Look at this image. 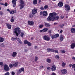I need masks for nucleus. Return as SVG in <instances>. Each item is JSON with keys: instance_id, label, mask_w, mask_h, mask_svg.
<instances>
[{"instance_id": "42", "label": "nucleus", "mask_w": 75, "mask_h": 75, "mask_svg": "<svg viewBox=\"0 0 75 75\" xmlns=\"http://www.w3.org/2000/svg\"><path fill=\"white\" fill-rule=\"evenodd\" d=\"M40 15L41 16H42V15H44V11L42 12V11H41L40 12Z\"/></svg>"}, {"instance_id": "18", "label": "nucleus", "mask_w": 75, "mask_h": 75, "mask_svg": "<svg viewBox=\"0 0 75 75\" xmlns=\"http://www.w3.org/2000/svg\"><path fill=\"white\" fill-rule=\"evenodd\" d=\"M58 6L59 7H62L63 6V3L62 2H60L58 4Z\"/></svg>"}, {"instance_id": "59", "label": "nucleus", "mask_w": 75, "mask_h": 75, "mask_svg": "<svg viewBox=\"0 0 75 75\" xmlns=\"http://www.w3.org/2000/svg\"><path fill=\"white\" fill-rule=\"evenodd\" d=\"M42 31H44V30L43 29L40 30L39 32H40V33H41V32H42Z\"/></svg>"}, {"instance_id": "41", "label": "nucleus", "mask_w": 75, "mask_h": 75, "mask_svg": "<svg viewBox=\"0 0 75 75\" xmlns=\"http://www.w3.org/2000/svg\"><path fill=\"white\" fill-rule=\"evenodd\" d=\"M28 46H29V47H30L31 46V42H28Z\"/></svg>"}, {"instance_id": "15", "label": "nucleus", "mask_w": 75, "mask_h": 75, "mask_svg": "<svg viewBox=\"0 0 75 75\" xmlns=\"http://www.w3.org/2000/svg\"><path fill=\"white\" fill-rule=\"evenodd\" d=\"M10 13L11 14H14V13H16V10H14L13 11H11Z\"/></svg>"}, {"instance_id": "50", "label": "nucleus", "mask_w": 75, "mask_h": 75, "mask_svg": "<svg viewBox=\"0 0 75 75\" xmlns=\"http://www.w3.org/2000/svg\"><path fill=\"white\" fill-rule=\"evenodd\" d=\"M65 52H66L64 50H62L61 51L62 53H65Z\"/></svg>"}, {"instance_id": "31", "label": "nucleus", "mask_w": 75, "mask_h": 75, "mask_svg": "<svg viewBox=\"0 0 75 75\" xmlns=\"http://www.w3.org/2000/svg\"><path fill=\"white\" fill-rule=\"evenodd\" d=\"M0 46L2 47H5V45H4V43H2L0 44Z\"/></svg>"}, {"instance_id": "5", "label": "nucleus", "mask_w": 75, "mask_h": 75, "mask_svg": "<svg viewBox=\"0 0 75 75\" xmlns=\"http://www.w3.org/2000/svg\"><path fill=\"white\" fill-rule=\"evenodd\" d=\"M21 72H24V68H21L19 71L17 72V74L19 75V74H20Z\"/></svg>"}, {"instance_id": "40", "label": "nucleus", "mask_w": 75, "mask_h": 75, "mask_svg": "<svg viewBox=\"0 0 75 75\" xmlns=\"http://www.w3.org/2000/svg\"><path fill=\"white\" fill-rule=\"evenodd\" d=\"M11 23H13L14 21V20L13 18H11Z\"/></svg>"}, {"instance_id": "54", "label": "nucleus", "mask_w": 75, "mask_h": 75, "mask_svg": "<svg viewBox=\"0 0 75 75\" xmlns=\"http://www.w3.org/2000/svg\"><path fill=\"white\" fill-rule=\"evenodd\" d=\"M64 24H63L62 25H61V26H60V27H61V28H63V27H64Z\"/></svg>"}, {"instance_id": "64", "label": "nucleus", "mask_w": 75, "mask_h": 75, "mask_svg": "<svg viewBox=\"0 0 75 75\" xmlns=\"http://www.w3.org/2000/svg\"><path fill=\"white\" fill-rule=\"evenodd\" d=\"M52 75H56V74L55 73H52Z\"/></svg>"}, {"instance_id": "17", "label": "nucleus", "mask_w": 75, "mask_h": 75, "mask_svg": "<svg viewBox=\"0 0 75 75\" xmlns=\"http://www.w3.org/2000/svg\"><path fill=\"white\" fill-rule=\"evenodd\" d=\"M17 54V52H13V53L12 54V56L13 57H16Z\"/></svg>"}, {"instance_id": "13", "label": "nucleus", "mask_w": 75, "mask_h": 75, "mask_svg": "<svg viewBox=\"0 0 75 75\" xmlns=\"http://www.w3.org/2000/svg\"><path fill=\"white\" fill-rule=\"evenodd\" d=\"M6 24L7 25V27L8 29H11V26L10 24H8V23H6Z\"/></svg>"}, {"instance_id": "26", "label": "nucleus", "mask_w": 75, "mask_h": 75, "mask_svg": "<svg viewBox=\"0 0 75 75\" xmlns=\"http://www.w3.org/2000/svg\"><path fill=\"white\" fill-rule=\"evenodd\" d=\"M43 32H47L48 30V29L47 28H45L43 29Z\"/></svg>"}, {"instance_id": "44", "label": "nucleus", "mask_w": 75, "mask_h": 75, "mask_svg": "<svg viewBox=\"0 0 75 75\" xmlns=\"http://www.w3.org/2000/svg\"><path fill=\"white\" fill-rule=\"evenodd\" d=\"M10 75V73H9V72H8L6 73H5L4 75Z\"/></svg>"}, {"instance_id": "58", "label": "nucleus", "mask_w": 75, "mask_h": 75, "mask_svg": "<svg viewBox=\"0 0 75 75\" xmlns=\"http://www.w3.org/2000/svg\"><path fill=\"white\" fill-rule=\"evenodd\" d=\"M12 75H15V73H14V72H13V71L12 72Z\"/></svg>"}, {"instance_id": "20", "label": "nucleus", "mask_w": 75, "mask_h": 75, "mask_svg": "<svg viewBox=\"0 0 75 75\" xmlns=\"http://www.w3.org/2000/svg\"><path fill=\"white\" fill-rule=\"evenodd\" d=\"M71 47L72 49H73L75 48V43H72L71 45Z\"/></svg>"}, {"instance_id": "37", "label": "nucleus", "mask_w": 75, "mask_h": 75, "mask_svg": "<svg viewBox=\"0 0 75 75\" xmlns=\"http://www.w3.org/2000/svg\"><path fill=\"white\" fill-rule=\"evenodd\" d=\"M54 36L55 37V38H57V37H59V34H56L54 35Z\"/></svg>"}, {"instance_id": "63", "label": "nucleus", "mask_w": 75, "mask_h": 75, "mask_svg": "<svg viewBox=\"0 0 75 75\" xmlns=\"http://www.w3.org/2000/svg\"><path fill=\"white\" fill-rule=\"evenodd\" d=\"M0 5H4V4L2 3H0Z\"/></svg>"}, {"instance_id": "25", "label": "nucleus", "mask_w": 75, "mask_h": 75, "mask_svg": "<svg viewBox=\"0 0 75 75\" xmlns=\"http://www.w3.org/2000/svg\"><path fill=\"white\" fill-rule=\"evenodd\" d=\"M46 61L47 62H48V63H51V60L50 59H47Z\"/></svg>"}, {"instance_id": "27", "label": "nucleus", "mask_w": 75, "mask_h": 75, "mask_svg": "<svg viewBox=\"0 0 75 75\" xmlns=\"http://www.w3.org/2000/svg\"><path fill=\"white\" fill-rule=\"evenodd\" d=\"M20 3L21 4H24V2L23 0H20Z\"/></svg>"}, {"instance_id": "24", "label": "nucleus", "mask_w": 75, "mask_h": 75, "mask_svg": "<svg viewBox=\"0 0 75 75\" xmlns=\"http://www.w3.org/2000/svg\"><path fill=\"white\" fill-rule=\"evenodd\" d=\"M71 33H75V28H72L71 30Z\"/></svg>"}, {"instance_id": "46", "label": "nucleus", "mask_w": 75, "mask_h": 75, "mask_svg": "<svg viewBox=\"0 0 75 75\" xmlns=\"http://www.w3.org/2000/svg\"><path fill=\"white\" fill-rule=\"evenodd\" d=\"M48 33H49V34H51V33H51V30H49L48 31Z\"/></svg>"}, {"instance_id": "21", "label": "nucleus", "mask_w": 75, "mask_h": 75, "mask_svg": "<svg viewBox=\"0 0 75 75\" xmlns=\"http://www.w3.org/2000/svg\"><path fill=\"white\" fill-rule=\"evenodd\" d=\"M18 64V62H16L13 64V66L15 67H17Z\"/></svg>"}, {"instance_id": "23", "label": "nucleus", "mask_w": 75, "mask_h": 75, "mask_svg": "<svg viewBox=\"0 0 75 75\" xmlns=\"http://www.w3.org/2000/svg\"><path fill=\"white\" fill-rule=\"evenodd\" d=\"M38 1L37 0H33V3L35 5L37 4V2Z\"/></svg>"}, {"instance_id": "11", "label": "nucleus", "mask_w": 75, "mask_h": 75, "mask_svg": "<svg viewBox=\"0 0 75 75\" xmlns=\"http://www.w3.org/2000/svg\"><path fill=\"white\" fill-rule=\"evenodd\" d=\"M51 69L52 71H55L56 70V66H55V65H53L51 68Z\"/></svg>"}, {"instance_id": "14", "label": "nucleus", "mask_w": 75, "mask_h": 75, "mask_svg": "<svg viewBox=\"0 0 75 75\" xmlns=\"http://www.w3.org/2000/svg\"><path fill=\"white\" fill-rule=\"evenodd\" d=\"M60 40L61 41H62L64 40V36L62 35H60Z\"/></svg>"}, {"instance_id": "57", "label": "nucleus", "mask_w": 75, "mask_h": 75, "mask_svg": "<svg viewBox=\"0 0 75 75\" xmlns=\"http://www.w3.org/2000/svg\"><path fill=\"white\" fill-rule=\"evenodd\" d=\"M11 40L12 41H14V40H15V39H14V38H13V37L12 38Z\"/></svg>"}, {"instance_id": "55", "label": "nucleus", "mask_w": 75, "mask_h": 75, "mask_svg": "<svg viewBox=\"0 0 75 75\" xmlns=\"http://www.w3.org/2000/svg\"><path fill=\"white\" fill-rule=\"evenodd\" d=\"M3 12L1 11L0 12V15H1V16H2L3 15Z\"/></svg>"}, {"instance_id": "33", "label": "nucleus", "mask_w": 75, "mask_h": 75, "mask_svg": "<svg viewBox=\"0 0 75 75\" xmlns=\"http://www.w3.org/2000/svg\"><path fill=\"white\" fill-rule=\"evenodd\" d=\"M17 41L19 42L20 44H22V42H21V41L20 40V39H19V38L17 39Z\"/></svg>"}, {"instance_id": "35", "label": "nucleus", "mask_w": 75, "mask_h": 75, "mask_svg": "<svg viewBox=\"0 0 75 75\" xmlns=\"http://www.w3.org/2000/svg\"><path fill=\"white\" fill-rule=\"evenodd\" d=\"M29 18H32V17H34V16L32 14H30L29 15Z\"/></svg>"}, {"instance_id": "34", "label": "nucleus", "mask_w": 75, "mask_h": 75, "mask_svg": "<svg viewBox=\"0 0 75 75\" xmlns=\"http://www.w3.org/2000/svg\"><path fill=\"white\" fill-rule=\"evenodd\" d=\"M21 36L22 37H23L24 36V33H21Z\"/></svg>"}, {"instance_id": "61", "label": "nucleus", "mask_w": 75, "mask_h": 75, "mask_svg": "<svg viewBox=\"0 0 75 75\" xmlns=\"http://www.w3.org/2000/svg\"><path fill=\"white\" fill-rule=\"evenodd\" d=\"M14 38L15 39V40H17V37L16 36Z\"/></svg>"}, {"instance_id": "36", "label": "nucleus", "mask_w": 75, "mask_h": 75, "mask_svg": "<svg viewBox=\"0 0 75 75\" xmlns=\"http://www.w3.org/2000/svg\"><path fill=\"white\" fill-rule=\"evenodd\" d=\"M13 66H14L13 64V65L12 64H10L9 65L10 68H12L13 67Z\"/></svg>"}, {"instance_id": "7", "label": "nucleus", "mask_w": 75, "mask_h": 75, "mask_svg": "<svg viewBox=\"0 0 75 75\" xmlns=\"http://www.w3.org/2000/svg\"><path fill=\"white\" fill-rule=\"evenodd\" d=\"M43 39L45 40H46V41H50V37L48 36H47L46 35L44 36L43 37Z\"/></svg>"}, {"instance_id": "22", "label": "nucleus", "mask_w": 75, "mask_h": 75, "mask_svg": "<svg viewBox=\"0 0 75 75\" xmlns=\"http://www.w3.org/2000/svg\"><path fill=\"white\" fill-rule=\"evenodd\" d=\"M4 41V38L2 37H0V42H3Z\"/></svg>"}, {"instance_id": "28", "label": "nucleus", "mask_w": 75, "mask_h": 75, "mask_svg": "<svg viewBox=\"0 0 75 75\" xmlns=\"http://www.w3.org/2000/svg\"><path fill=\"white\" fill-rule=\"evenodd\" d=\"M38 59V57L37 56H35V61H37Z\"/></svg>"}, {"instance_id": "39", "label": "nucleus", "mask_w": 75, "mask_h": 75, "mask_svg": "<svg viewBox=\"0 0 75 75\" xmlns=\"http://www.w3.org/2000/svg\"><path fill=\"white\" fill-rule=\"evenodd\" d=\"M47 52H51V49L48 48L47 49Z\"/></svg>"}, {"instance_id": "52", "label": "nucleus", "mask_w": 75, "mask_h": 75, "mask_svg": "<svg viewBox=\"0 0 75 75\" xmlns=\"http://www.w3.org/2000/svg\"><path fill=\"white\" fill-rule=\"evenodd\" d=\"M43 26L44 25H39V28H42V27H43Z\"/></svg>"}, {"instance_id": "1", "label": "nucleus", "mask_w": 75, "mask_h": 75, "mask_svg": "<svg viewBox=\"0 0 75 75\" xmlns=\"http://www.w3.org/2000/svg\"><path fill=\"white\" fill-rule=\"evenodd\" d=\"M57 13L55 12L50 13L49 16L47 18V20L49 21H50L52 20L54 21L55 20H58L59 19V16H57Z\"/></svg>"}, {"instance_id": "32", "label": "nucleus", "mask_w": 75, "mask_h": 75, "mask_svg": "<svg viewBox=\"0 0 75 75\" xmlns=\"http://www.w3.org/2000/svg\"><path fill=\"white\" fill-rule=\"evenodd\" d=\"M48 8V6L47 5H45L44 6V8L45 9H47Z\"/></svg>"}, {"instance_id": "12", "label": "nucleus", "mask_w": 75, "mask_h": 75, "mask_svg": "<svg viewBox=\"0 0 75 75\" xmlns=\"http://www.w3.org/2000/svg\"><path fill=\"white\" fill-rule=\"evenodd\" d=\"M45 25L47 27H51L50 24L48 23L45 22Z\"/></svg>"}, {"instance_id": "51", "label": "nucleus", "mask_w": 75, "mask_h": 75, "mask_svg": "<svg viewBox=\"0 0 75 75\" xmlns=\"http://www.w3.org/2000/svg\"><path fill=\"white\" fill-rule=\"evenodd\" d=\"M24 52H27L28 51V50L27 49H25L24 50Z\"/></svg>"}, {"instance_id": "49", "label": "nucleus", "mask_w": 75, "mask_h": 75, "mask_svg": "<svg viewBox=\"0 0 75 75\" xmlns=\"http://www.w3.org/2000/svg\"><path fill=\"white\" fill-rule=\"evenodd\" d=\"M72 67L73 68H75V64H73Z\"/></svg>"}, {"instance_id": "2", "label": "nucleus", "mask_w": 75, "mask_h": 75, "mask_svg": "<svg viewBox=\"0 0 75 75\" xmlns=\"http://www.w3.org/2000/svg\"><path fill=\"white\" fill-rule=\"evenodd\" d=\"M17 31L18 33L20 34V33H21V30H20V29L18 27L14 29V33L16 34V36L18 37V36L19 34L18 33H17Z\"/></svg>"}, {"instance_id": "8", "label": "nucleus", "mask_w": 75, "mask_h": 75, "mask_svg": "<svg viewBox=\"0 0 75 75\" xmlns=\"http://www.w3.org/2000/svg\"><path fill=\"white\" fill-rule=\"evenodd\" d=\"M28 23L30 25H33L34 22L32 21H28Z\"/></svg>"}, {"instance_id": "19", "label": "nucleus", "mask_w": 75, "mask_h": 75, "mask_svg": "<svg viewBox=\"0 0 75 75\" xmlns=\"http://www.w3.org/2000/svg\"><path fill=\"white\" fill-rule=\"evenodd\" d=\"M20 6V9H22L24 7V4H21L19 5Z\"/></svg>"}, {"instance_id": "10", "label": "nucleus", "mask_w": 75, "mask_h": 75, "mask_svg": "<svg viewBox=\"0 0 75 75\" xmlns=\"http://www.w3.org/2000/svg\"><path fill=\"white\" fill-rule=\"evenodd\" d=\"M17 0H13L12 1V3L13 4V7H15V6H16V1Z\"/></svg>"}, {"instance_id": "30", "label": "nucleus", "mask_w": 75, "mask_h": 75, "mask_svg": "<svg viewBox=\"0 0 75 75\" xmlns=\"http://www.w3.org/2000/svg\"><path fill=\"white\" fill-rule=\"evenodd\" d=\"M66 65V63H65L64 62H63L62 64V67H64Z\"/></svg>"}, {"instance_id": "3", "label": "nucleus", "mask_w": 75, "mask_h": 75, "mask_svg": "<svg viewBox=\"0 0 75 75\" xmlns=\"http://www.w3.org/2000/svg\"><path fill=\"white\" fill-rule=\"evenodd\" d=\"M4 68L5 71H8L10 70V68L9 66L7 64H5L4 66Z\"/></svg>"}, {"instance_id": "29", "label": "nucleus", "mask_w": 75, "mask_h": 75, "mask_svg": "<svg viewBox=\"0 0 75 75\" xmlns=\"http://www.w3.org/2000/svg\"><path fill=\"white\" fill-rule=\"evenodd\" d=\"M24 42L25 44H28V41L27 40H25L24 41Z\"/></svg>"}, {"instance_id": "60", "label": "nucleus", "mask_w": 75, "mask_h": 75, "mask_svg": "<svg viewBox=\"0 0 75 75\" xmlns=\"http://www.w3.org/2000/svg\"><path fill=\"white\" fill-rule=\"evenodd\" d=\"M72 59H73V60H74V61H75V57H72Z\"/></svg>"}, {"instance_id": "38", "label": "nucleus", "mask_w": 75, "mask_h": 75, "mask_svg": "<svg viewBox=\"0 0 75 75\" xmlns=\"http://www.w3.org/2000/svg\"><path fill=\"white\" fill-rule=\"evenodd\" d=\"M55 58H58V59H59V56L58 55H56L55 56Z\"/></svg>"}, {"instance_id": "9", "label": "nucleus", "mask_w": 75, "mask_h": 75, "mask_svg": "<svg viewBox=\"0 0 75 75\" xmlns=\"http://www.w3.org/2000/svg\"><path fill=\"white\" fill-rule=\"evenodd\" d=\"M61 72L62 74H63V75H65V74H67V71L66 70V69H64L63 70H61Z\"/></svg>"}, {"instance_id": "53", "label": "nucleus", "mask_w": 75, "mask_h": 75, "mask_svg": "<svg viewBox=\"0 0 75 75\" xmlns=\"http://www.w3.org/2000/svg\"><path fill=\"white\" fill-rule=\"evenodd\" d=\"M3 62H0V65L1 66H3Z\"/></svg>"}, {"instance_id": "43", "label": "nucleus", "mask_w": 75, "mask_h": 75, "mask_svg": "<svg viewBox=\"0 0 75 75\" xmlns=\"http://www.w3.org/2000/svg\"><path fill=\"white\" fill-rule=\"evenodd\" d=\"M51 38H52V40H53V39H54V38H55V35H52L51 36Z\"/></svg>"}, {"instance_id": "48", "label": "nucleus", "mask_w": 75, "mask_h": 75, "mask_svg": "<svg viewBox=\"0 0 75 75\" xmlns=\"http://www.w3.org/2000/svg\"><path fill=\"white\" fill-rule=\"evenodd\" d=\"M40 9L41 10H44V7L42 6L40 7Z\"/></svg>"}, {"instance_id": "45", "label": "nucleus", "mask_w": 75, "mask_h": 75, "mask_svg": "<svg viewBox=\"0 0 75 75\" xmlns=\"http://www.w3.org/2000/svg\"><path fill=\"white\" fill-rule=\"evenodd\" d=\"M55 50L53 49H50V52H54Z\"/></svg>"}, {"instance_id": "47", "label": "nucleus", "mask_w": 75, "mask_h": 75, "mask_svg": "<svg viewBox=\"0 0 75 75\" xmlns=\"http://www.w3.org/2000/svg\"><path fill=\"white\" fill-rule=\"evenodd\" d=\"M4 5L5 7H7V5H8V4H7V3L6 2L5 3Z\"/></svg>"}, {"instance_id": "62", "label": "nucleus", "mask_w": 75, "mask_h": 75, "mask_svg": "<svg viewBox=\"0 0 75 75\" xmlns=\"http://www.w3.org/2000/svg\"><path fill=\"white\" fill-rule=\"evenodd\" d=\"M51 69V68L50 67H48L47 68V70H49V69Z\"/></svg>"}, {"instance_id": "6", "label": "nucleus", "mask_w": 75, "mask_h": 75, "mask_svg": "<svg viewBox=\"0 0 75 75\" xmlns=\"http://www.w3.org/2000/svg\"><path fill=\"white\" fill-rule=\"evenodd\" d=\"M38 10L36 8H34L33 9L32 11V14L33 15L35 14L37 12Z\"/></svg>"}, {"instance_id": "56", "label": "nucleus", "mask_w": 75, "mask_h": 75, "mask_svg": "<svg viewBox=\"0 0 75 75\" xmlns=\"http://www.w3.org/2000/svg\"><path fill=\"white\" fill-rule=\"evenodd\" d=\"M55 53H57V54H58V51L57 50H55Z\"/></svg>"}, {"instance_id": "16", "label": "nucleus", "mask_w": 75, "mask_h": 75, "mask_svg": "<svg viewBox=\"0 0 75 75\" xmlns=\"http://www.w3.org/2000/svg\"><path fill=\"white\" fill-rule=\"evenodd\" d=\"M48 16V13L47 11H43V16Z\"/></svg>"}, {"instance_id": "4", "label": "nucleus", "mask_w": 75, "mask_h": 75, "mask_svg": "<svg viewBox=\"0 0 75 75\" xmlns=\"http://www.w3.org/2000/svg\"><path fill=\"white\" fill-rule=\"evenodd\" d=\"M65 7L66 8L65 9V10L66 11H69V10H71L70 6L69 5H65Z\"/></svg>"}]
</instances>
